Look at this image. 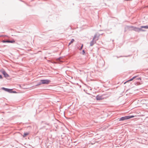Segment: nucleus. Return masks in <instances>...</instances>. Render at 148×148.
I'll use <instances>...</instances> for the list:
<instances>
[{"label": "nucleus", "mask_w": 148, "mask_h": 148, "mask_svg": "<svg viewBox=\"0 0 148 148\" xmlns=\"http://www.w3.org/2000/svg\"><path fill=\"white\" fill-rule=\"evenodd\" d=\"M130 81H128V80L127 81H126L125 82H124V84H125L126 83H127L128 82H129Z\"/></svg>", "instance_id": "b1692460"}, {"label": "nucleus", "mask_w": 148, "mask_h": 148, "mask_svg": "<svg viewBox=\"0 0 148 148\" xmlns=\"http://www.w3.org/2000/svg\"><path fill=\"white\" fill-rule=\"evenodd\" d=\"M99 39V36H97V34H95L94 36V37L93 38V40H95V41L97 40H98Z\"/></svg>", "instance_id": "0eeeda50"}, {"label": "nucleus", "mask_w": 148, "mask_h": 148, "mask_svg": "<svg viewBox=\"0 0 148 148\" xmlns=\"http://www.w3.org/2000/svg\"><path fill=\"white\" fill-rule=\"evenodd\" d=\"M96 43V42L95 40H93V39L90 42V46H92L93 45Z\"/></svg>", "instance_id": "6e6552de"}, {"label": "nucleus", "mask_w": 148, "mask_h": 148, "mask_svg": "<svg viewBox=\"0 0 148 148\" xmlns=\"http://www.w3.org/2000/svg\"><path fill=\"white\" fill-rule=\"evenodd\" d=\"M13 91V89H10L9 92H9L10 93H12V92Z\"/></svg>", "instance_id": "dca6fc26"}, {"label": "nucleus", "mask_w": 148, "mask_h": 148, "mask_svg": "<svg viewBox=\"0 0 148 148\" xmlns=\"http://www.w3.org/2000/svg\"><path fill=\"white\" fill-rule=\"evenodd\" d=\"M104 95H97L96 97V99L97 101H99L103 100L104 99V97H103Z\"/></svg>", "instance_id": "423d86ee"}, {"label": "nucleus", "mask_w": 148, "mask_h": 148, "mask_svg": "<svg viewBox=\"0 0 148 148\" xmlns=\"http://www.w3.org/2000/svg\"><path fill=\"white\" fill-rule=\"evenodd\" d=\"M81 53V54L82 55H84L85 53V52L84 50H83L82 52Z\"/></svg>", "instance_id": "f3484780"}, {"label": "nucleus", "mask_w": 148, "mask_h": 148, "mask_svg": "<svg viewBox=\"0 0 148 148\" xmlns=\"http://www.w3.org/2000/svg\"><path fill=\"white\" fill-rule=\"evenodd\" d=\"M62 58V57H59V58H57V60H59L60 59Z\"/></svg>", "instance_id": "5701e85b"}, {"label": "nucleus", "mask_w": 148, "mask_h": 148, "mask_svg": "<svg viewBox=\"0 0 148 148\" xmlns=\"http://www.w3.org/2000/svg\"><path fill=\"white\" fill-rule=\"evenodd\" d=\"M4 36L6 37L7 38H5L4 40H3L1 41V42L3 43H14L15 42V40L14 39L11 38L7 35Z\"/></svg>", "instance_id": "f03ea898"}, {"label": "nucleus", "mask_w": 148, "mask_h": 148, "mask_svg": "<svg viewBox=\"0 0 148 148\" xmlns=\"http://www.w3.org/2000/svg\"><path fill=\"white\" fill-rule=\"evenodd\" d=\"M134 84L136 85H139L141 84V83L140 82H135L134 83Z\"/></svg>", "instance_id": "4468645a"}, {"label": "nucleus", "mask_w": 148, "mask_h": 148, "mask_svg": "<svg viewBox=\"0 0 148 148\" xmlns=\"http://www.w3.org/2000/svg\"><path fill=\"white\" fill-rule=\"evenodd\" d=\"M126 29H129V30H133L136 32H140L141 31H145V30L143 29H141V27L139 28L136 27H134L133 26H130L129 25H127L125 27V32L126 31Z\"/></svg>", "instance_id": "f257e3e1"}, {"label": "nucleus", "mask_w": 148, "mask_h": 148, "mask_svg": "<svg viewBox=\"0 0 148 148\" xmlns=\"http://www.w3.org/2000/svg\"><path fill=\"white\" fill-rule=\"evenodd\" d=\"M136 79H137V80H141V78L140 77H138V78H137Z\"/></svg>", "instance_id": "4be33fe9"}, {"label": "nucleus", "mask_w": 148, "mask_h": 148, "mask_svg": "<svg viewBox=\"0 0 148 148\" xmlns=\"http://www.w3.org/2000/svg\"><path fill=\"white\" fill-rule=\"evenodd\" d=\"M60 62H62V61H61V60H60Z\"/></svg>", "instance_id": "bb28decb"}, {"label": "nucleus", "mask_w": 148, "mask_h": 148, "mask_svg": "<svg viewBox=\"0 0 148 148\" xmlns=\"http://www.w3.org/2000/svg\"><path fill=\"white\" fill-rule=\"evenodd\" d=\"M12 93H17V92L15 90H13V92H12Z\"/></svg>", "instance_id": "aec40b11"}, {"label": "nucleus", "mask_w": 148, "mask_h": 148, "mask_svg": "<svg viewBox=\"0 0 148 148\" xmlns=\"http://www.w3.org/2000/svg\"><path fill=\"white\" fill-rule=\"evenodd\" d=\"M41 80L42 82V84H49V83L51 82V81L50 80L48 79H41Z\"/></svg>", "instance_id": "39448f33"}, {"label": "nucleus", "mask_w": 148, "mask_h": 148, "mask_svg": "<svg viewBox=\"0 0 148 148\" xmlns=\"http://www.w3.org/2000/svg\"><path fill=\"white\" fill-rule=\"evenodd\" d=\"M113 57H115V56H113ZM115 57H117V58H120V57H123V56H115Z\"/></svg>", "instance_id": "6ab92c4d"}, {"label": "nucleus", "mask_w": 148, "mask_h": 148, "mask_svg": "<svg viewBox=\"0 0 148 148\" xmlns=\"http://www.w3.org/2000/svg\"><path fill=\"white\" fill-rule=\"evenodd\" d=\"M137 77V76H134L133 77L131 78L132 79V80H133L134 79L136 78V77Z\"/></svg>", "instance_id": "a211bd4d"}, {"label": "nucleus", "mask_w": 148, "mask_h": 148, "mask_svg": "<svg viewBox=\"0 0 148 148\" xmlns=\"http://www.w3.org/2000/svg\"><path fill=\"white\" fill-rule=\"evenodd\" d=\"M135 116H136L133 115H128L122 117L120 118H118V120H119V121H123L133 118Z\"/></svg>", "instance_id": "7ed1b4c3"}, {"label": "nucleus", "mask_w": 148, "mask_h": 148, "mask_svg": "<svg viewBox=\"0 0 148 148\" xmlns=\"http://www.w3.org/2000/svg\"><path fill=\"white\" fill-rule=\"evenodd\" d=\"M80 44L81 45V47L79 48H78V49H79V50H81L83 48V44Z\"/></svg>", "instance_id": "2eb2a0df"}, {"label": "nucleus", "mask_w": 148, "mask_h": 148, "mask_svg": "<svg viewBox=\"0 0 148 148\" xmlns=\"http://www.w3.org/2000/svg\"><path fill=\"white\" fill-rule=\"evenodd\" d=\"M42 84V82L41 80H40V82H38L37 84H36L35 85V86H39V85H40Z\"/></svg>", "instance_id": "f8f14e48"}, {"label": "nucleus", "mask_w": 148, "mask_h": 148, "mask_svg": "<svg viewBox=\"0 0 148 148\" xmlns=\"http://www.w3.org/2000/svg\"><path fill=\"white\" fill-rule=\"evenodd\" d=\"M45 124H46L47 125H49V123H45Z\"/></svg>", "instance_id": "a878e982"}, {"label": "nucleus", "mask_w": 148, "mask_h": 148, "mask_svg": "<svg viewBox=\"0 0 148 148\" xmlns=\"http://www.w3.org/2000/svg\"><path fill=\"white\" fill-rule=\"evenodd\" d=\"M1 89L2 90L8 92L10 88H6L5 87H2Z\"/></svg>", "instance_id": "1a4fd4ad"}, {"label": "nucleus", "mask_w": 148, "mask_h": 148, "mask_svg": "<svg viewBox=\"0 0 148 148\" xmlns=\"http://www.w3.org/2000/svg\"><path fill=\"white\" fill-rule=\"evenodd\" d=\"M141 29H143V28H144L145 29H148V25H147L145 26H140Z\"/></svg>", "instance_id": "9b49d317"}, {"label": "nucleus", "mask_w": 148, "mask_h": 148, "mask_svg": "<svg viewBox=\"0 0 148 148\" xmlns=\"http://www.w3.org/2000/svg\"><path fill=\"white\" fill-rule=\"evenodd\" d=\"M75 41V40L74 39H72L70 42L68 44V46H69L71 45V44L73 43Z\"/></svg>", "instance_id": "ddd939ff"}, {"label": "nucleus", "mask_w": 148, "mask_h": 148, "mask_svg": "<svg viewBox=\"0 0 148 148\" xmlns=\"http://www.w3.org/2000/svg\"><path fill=\"white\" fill-rule=\"evenodd\" d=\"M29 133L27 132H24L23 134V138L26 137L28 134H29Z\"/></svg>", "instance_id": "9d476101"}, {"label": "nucleus", "mask_w": 148, "mask_h": 148, "mask_svg": "<svg viewBox=\"0 0 148 148\" xmlns=\"http://www.w3.org/2000/svg\"><path fill=\"white\" fill-rule=\"evenodd\" d=\"M3 78V77L2 75H0V79H2Z\"/></svg>", "instance_id": "412c9836"}, {"label": "nucleus", "mask_w": 148, "mask_h": 148, "mask_svg": "<svg viewBox=\"0 0 148 148\" xmlns=\"http://www.w3.org/2000/svg\"><path fill=\"white\" fill-rule=\"evenodd\" d=\"M0 72L2 73L5 78H7L8 77H9V75L6 72L4 69L0 70Z\"/></svg>", "instance_id": "20e7f679"}, {"label": "nucleus", "mask_w": 148, "mask_h": 148, "mask_svg": "<svg viewBox=\"0 0 148 148\" xmlns=\"http://www.w3.org/2000/svg\"><path fill=\"white\" fill-rule=\"evenodd\" d=\"M132 78H131V79H129L128 80V81H130V82L131 81H132Z\"/></svg>", "instance_id": "393cba45"}]
</instances>
